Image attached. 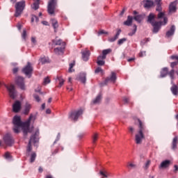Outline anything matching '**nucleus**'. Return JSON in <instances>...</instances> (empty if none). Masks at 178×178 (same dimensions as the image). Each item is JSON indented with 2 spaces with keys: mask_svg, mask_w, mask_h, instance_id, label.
Listing matches in <instances>:
<instances>
[{
  "mask_svg": "<svg viewBox=\"0 0 178 178\" xmlns=\"http://www.w3.org/2000/svg\"><path fill=\"white\" fill-rule=\"evenodd\" d=\"M31 120H35V116L33 114H31L29 118L24 122H22L20 116L15 115L13 120V123L14 124V132L16 134L19 133L20 131V127H22L24 134H27L30 131L29 127Z\"/></svg>",
  "mask_w": 178,
  "mask_h": 178,
  "instance_id": "f257e3e1",
  "label": "nucleus"
},
{
  "mask_svg": "<svg viewBox=\"0 0 178 178\" xmlns=\"http://www.w3.org/2000/svg\"><path fill=\"white\" fill-rule=\"evenodd\" d=\"M163 18V22H155V15L150 13L148 16L147 22L153 26V33L156 34L162 26L168 24V17H165V13L160 12L158 14V19Z\"/></svg>",
  "mask_w": 178,
  "mask_h": 178,
  "instance_id": "f03ea898",
  "label": "nucleus"
},
{
  "mask_svg": "<svg viewBox=\"0 0 178 178\" xmlns=\"http://www.w3.org/2000/svg\"><path fill=\"white\" fill-rule=\"evenodd\" d=\"M136 123H138L139 130L135 136V141L136 144H141L143 139L145 138L143 131H145V124H144V122L140 120V119H136Z\"/></svg>",
  "mask_w": 178,
  "mask_h": 178,
  "instance_id": "7ed1b4c3",
  "label": "nucleus"
},
{
  "mask_svg": "<svg viewBox=\"0 0 178 178\" xmlns=\"http://www.w3.org/2000/svg\"><path fill=\"white\" fill-rule=\"evenodd\" d=\"M25 8H26L25 1L17 2L15 3V17H20L23 13V10H24Z\"/></svg>",
  "mask_w": 178,
  "mask_h": 178,
  "instance_id": "20e7f679",
  "label": "nucleus"
},
{
  "mask_svg": "<svg viewBox=\"0 0 178 178\" xmlns=\"http://www.w3.org/2000/svg\"><path fill=\"white\" fill-rule=\"evenodd\" d=\"M39 134H40V131L37 130L35 134L31 136V138L29 140L28 147L26 149L27 152H31V144H37V142L38 141Z\"/></svg>",
  "mask_w": 178,
  "mask_h": 178,
  "instance_id": "39448f33",
  "label": "nucleus"
},
{
  "mask_svg": "<svg viewBox=\"0 0 178 178\" xmlns=\"http://www.w3.org/2000/svg\"><path fill=\"white\" fill-rule=\"evenodd\" d=\"M170 79H171V84H172V86L171 87V92L173 94V95H177L178 94V87L173 82V80L175 79V70H172L169 73H168Z\"/></svg>",
  "mask_w": 178,
  "mask_h": 178,
  "instance_id": "423d86ee",
  "label": "nucleus"
},
{
  "mask_svg": "<svg viewBox=\"0 0 178 178\" xmlns=\"http://www.w3.org/2000/svg\"><path fill=\"white\" fill-rule=\"evenodd\" d=\"M81 115H83V109L72 111L69 114V119L74 120V122H76L77 119L79 118Z\"/></svg>",
  "mask_w": 178,
  "mask_h": 178,
  "instance_id": "0eeeda50",
  "label": "nucleus"
},
{
  "mask_svg": "<svg viewBox=\"0 0 178 178\" xmlns=\"http://www.w3.org/2000/svg\"><path fill=\"white\" fill-rule=\"evenodd\" d=\"M58 0H49L47 7V11L49 15L55 13V8H56V3Z\"/></svg>",
  "mask_w": 178,
  "mask_h": 178,
  "instance_id": "6e6552de",
  "label": "nucleus"
},
{
  "mask_svg": "<svg viewBox=\"0 0 178 178\" xmlns=\"http://www.w3.org/2000/svg\"><path fill=\"white\" fill-rule=\"evenodd\" d=\"M6 88H7L8 91V94L13 99H15L16 98V96L17 95V92L16 91V89L15 88L14 85H10L7 86L6 85Z\"/></svg>",
  "mask_w": 178,
  "mask_h": 178,
  "instance_id": "1a4fd4ad",
  "label": "nucleus"
},
{
  "mask_svg": "<svg viewBox=\"0 0 178 178\" xmlns=\"http://www.w3.org/2000/svg\"><path fill=\"white\" fill-rule=\"evenodd\" d=\"M22 72L29 77H31L33 66H31V63L30 62H28L27 65L22 69Z\"/></svg>",
  "mask_w": 178,
  "mask_h": 178,
  "instance_id": "9d476101",
  "label": "nucleus"
},
{
  "mask_svg": "<svg viewBox=\"0 0 178 178\" xmlns=\"http://www.w3.org/2000/svg\"><path fill=\"white\" fill-rule=\"evenodd\" d=\"M3 141L6 145L8 146L12 145L15 143V140H13V138L10 134H7L3 136Z\"/></svg>",
  "mask_w": 178,
  "mask_h": 178,
  "instance_id": "9b49d317",
  "label": "nucleus"
},
{
  "mask_svg": "<svg viewBox=\"0 0 178 178\" xmlns=\"http://www.w3.org/2000/svg\"><path fill=\"white\" fill-rule=\"evenodd\" d=\"M15 83L21 90H26V86H24V78L22 76H17L15 78Z\"/></svg>",
  "mask_w": 178,
  "mask_h": 178,
  "instance_id": "f8f14e48",
  "label": "nucleus"
},
{
  "mask_svg": "<svg viewBox=\"0 0 178 178\" xmlns=\"http://www.w3.org/2000/svg\"><path fill=\"white\" fill-rule=\"evenodd\" d=\"M20 109H22V102L19 101L15 102L13 104V111L15 112V113H17Z\"/></svg>",
  "mask_w": 178,
  "mask_h": 178,
  "instance_id": "ddd939ff",
  "label": "nucleus"
},
{
  "mask_svg": "<svg viewBox=\"0 0 178 178\" xmlns=\"http://www.w3.org/2000/svg\"><path fill=\"white\" fill-rule=\"evenodd\" d=\"M171 163H172V161H170V160H164L160 163L159 168L168 169V168L170 166Z\"/></svg>",
  "mask_w": 178,
  "mask_h": 178,
  "instance_id": "4468645a",
  "label": "nucleus"
},
{
  "mask_svg": "<svg viewBox=\"0 0 178 178\" xmlns=\"http://www.w3.org/2000/svg\"><path fill=\"white\" fill-rule=\"evenodd\" d=\"M31 108H33L31 104L26 102L24 106L23 114L29 115L30 113V111H31Z\"/></svg>",
  "mask_w": 178,
  "mask_h": 178,
  "instance_id": "2eb2a0df",
  "label": "nucleus"
},
{
  "mask_svg": "<svg viewBox=\"0 0 178 178\" xmlns=\"http://www.w3.org/2000/svg\"><path fill=\"white\" fill-rule=\"evenodd\" d=\"M82 54V59L84 60V62H87L90 58V51L89 50H85L81 51Z\"/></svg>",
  "mask_w": 178,
  "mask_h": 178,
  "instance_id": "dca6fc26",
  "label": "nucleus"
},
{
  "mask_svg": "<svg viewBox=\"0 0 178 178\" xmlns=\"http://www.w3.org/2000/svg\"><path fill=\"white\" fill-rule=\"evenodd\" d=\"M177 6V1L172 2L169 6L170 13H175L176 12V6Z\"/></svg>",
  "mask_w": 178,
  "mask_h": 178,
  "instance_id": "f3484780",
  "label": "nucleus"
},
{
  "mask_svg": "<svg viewBox=\"0 0 178 178\" xmlns=\"http://www.w3.org/2000/svg\"><path fill=\"white\" fill-rule=\"evenodd\" d=\"M116 73L115 72H111V77H108L106 79V83H109V81H111L112 83H115V81H116Z\"/></svg>",
  "mask_w": 178,
  "mask_h": 178,
  "instance_id": "a211bd4d",
  "label": "nucleus"
},
{
  "mask_svg": "<svg viewBox=\"0 0 178 178\" xmlns=\"http://www.w3.org/2000/svg\"><path fill=\"white\" fill-rule=\"evenodd\" d=\"M56 81H58V86H57L58 88H60L63 84H65V79H63V77L62 76H58L56 79Z\"/></svg>",
  "mask_w": 178,
  "mask_h": 178,
  "instance_id": "6ab92c4d",
  "label": "nucleus"
},
{
  "mask_svg": "<svg viewBox=\"0 0 178 178\" xmlns=\"http://www.w3.org/2000/svg\"><path fill=\"white\" fill-rule=\"evenodd\" d=\"M111 52H112L111 49H104V50L102 51V55L99 56V58H102V59H106V56L108 54H111Z\"/></svg>",
  "mask_w": 178,
  "mask_h": 178,
  "instance_id": "aec40b11",
  "label": "nucleus"
},
{
  "mask_svg": "<svg viewBox=\"0 0 178 178\" xmlns=\"http://www.w3.org/2000/svg\"><path fill=\"white\" fill-rule=\"evenodd\" d=\"M175 30H176V27L175 26V25H172L170 29L168 31H167L166 37H172V35L175 34Z\"/></svg>",
  "mask_w": 178,
  "mask_h": 178,
  "instance_id": "412c9836",
  "label": "nucleus"
},
{
  "mask_svg": "<svg viewBox=\"0 0 178 178\" xmlns=\"http://www.w3.org/2000/svg\"><path fill=\"white\" fill-rule=\"evenodd\" d=\"M65 47H56L54 49V53L56 55H63V51Z\"/></svg>",
  "mask_w": 178,
  "mask_h": 178,
  "instance_id": "4be33fe9",
  "label": "nucleus"
},
{
  "mask_svg": "<svg viewBox=\"0 0 178 178\" xmlns=\"http://www.w3.org/2000/svg\"><path fill=\"white\" fill-rule=\"evenodd\" d=\"M32 9L37 10L40 8V0H34L33 4L31 6Z\"/></svg>",
  "mask_w": 178,
  "mask_h": 178,
  "instance_id": "5701e85b",
  "label": "nucleus"
},
{
  "mask_svg": "<svg viewBox=\"0 0 178 178\" xmlns=\"http://www.w3.org/2000/svg\"><path fill=\"white\" fill-rule=\"evenodd\" d=\"M39 63L41 65H45V63H49V58L47 57H41L39 60Z\"/></svg>",
  "mask_w": 178,
  "mask_h": 178,
  "instance_id": "b1692460",
  "label": "nucleus"
},
{
  "mask_svg": "<svg viewBox=\"0 0 178 178\" xmlns=\"http://www.w3.org/2000/svg\"><path fill=\"white\" fill-rule=\"evenodd\" d=\"M86 73H81L79 76V80H80V81H81V83L85 84V83L86 81Z\"/></svg>",
  "mask_w": 178,
  "mask_h": 178,
  "instance_id": "393cba45",
  "label": "nucleus"
},
{
  "mask_svg": "<svg viewBox=\"0 0 178 178\" xmlns=\"http://www.w3.org/2000/svg\"><path fill=\"white\" fill-rule=\"evenodd\" d=\"M133 23V17L128 16L127 19L124 22V24L125 26H131V24Z\"/></svg>",
  "mask_w": 178,
  "mask_h": 178,
  "instance_id": "a878e982",
  "label": "nucleus"
},
{
  "mask_svg": "<svg viewBox=\"0 0 178 178\" xmlns=\"http://www.w3.org/2000/svg\"><path fill=\"white\" fill-rule=\"evenodd\" d=\"M102 98V95L101 94H99L97 97L93 100L92 103L95 105H97L98 104H99V102H101V99Z\"/></svg>",
  "mask_w": 178,
  "mask_h": 178,
  "instance_id": "bb28decb",
  "label": "nucleus"
},
{
  "mask_svg": "<svg viewBox=\"0 0 178 178\" xmlns=\"http://www.w3.org/2000/svg\"><path fill=\"white\" fill-rule=\"evenodd\" d=\"M51 24L54 29V31H56V29H58V27H59V24H58V20H56L55 19H51Z\"/></svg>",
  "mask_w": 178,
  "mask_h": 178,
  "instance_id": "cd10ccee",
  "label": "nucleus"
},
{
  "mask_svg": "<svg viewBox=\"0 0 178 178\" xmlns=\"http://www.w3.org/2000/svg\"><path fill=\"white\" fill-rule=\"evenodd\" d=\"M171 59H175L177 61L171 63V67H175V66L177 65L178 64V56H172Z\"/></svg>",
  "mask_w": 178,
  "mask_h": 178,
  "instance_id": "c85d7f7f",
  "label": "nucleus"
},
{
  "mask_svg": "<svg viewBox=\"0 0 178 178\" xmlns=\"http://www.w3.org/2000/svg\"><path fill=\"white\" fill-rule=\"evenodd\" d=\"M153 6H154V1H149V0H147L144 4V7L147 8H151Z\"/></svg>",
  "mask_w": 178,
  "mask_h": 178,
  "instance_id": "c756f323",
  "label": "nucleus"
},
{
  "mask_svg": "<svg viewBox=\"0 0 178 178\" xmlns=\"http://www.w3.org/2000/svg\"><path fill=\"white\" fill-rule=\"evenodd\" d=\"M102 58H99V56L97 57V63L99 66H104L105 65V60Z\"/></svg>",
  "mask_w": 178,
  "mask_h": 178,
  "instance_id": "7c9ffc66",
  "label": "nucleus"
},
{
  "mask_svg": "<svg viewBox=\"0 0 178 178\" xmlns=\"http://www.w3.org/2000/svg\"><path fill=\"white\" fill-rule=\"evenodd\" d=\"M134 20H136V22H138V23H141V21L144 19V15H136L134 17Z\"/></svg>",
  "mask_w": 178,
  "mask_h": 178,
  "instance_id": "2f4dec72",
  "label": "nucleus"
},
{
  "mask_svg": "<svg viewBox=\"0 0 178 178\" xmlns=\"http://www.w3.org/2000/svg\"><path fill=\"white\" fill-rule=\"evenodd\" d=\"M168 67H164L161 72V77H166V75L168 74Z\"/></svg>",
  "mask_w": 178,
  "mask_h": 178,
  "instance_id": "473e14b6",
  "label": "nucleus"
},
{
  "mask_svg": "<svg viewBox=\"0 0 178 178\" xmlns=\"http://www.w3.org/2000/svg\"><path fill=\"white\" fill-rule=\"evenodd\" d=\"M157 4L156 10H157V12H161V10H162V6H161V1L162 0H155Z\"/></svg>",
  "mask_w": 178,
  "mask_h": 178,
  "instance_id": "72a5a7b5",
  "label": "nucleus"
},
{
  "mask_svg": "<svg viewBox=\"0 0 178 178\" xmlns=\"http://www.w3.org/2000/svg\"><path fill=\"white\" fill-rule=\"evenodd\" d=\"M177 148V137L175 136L172 140V149H176Z\"/></svg>",
  "mask_w": 178,
  "mask_h": 178,
  "instance_id": "f704fd0d",
  "label": "nucleus"
},
{
  "mask_svg": "<svg viewBox=\"0 0 178 178\" xmlns=\"http://www.w3.org/2000/svg\"><path fill=\"white\" fill-rule=\"evenodd\" d=\"M35 158H37V154H35V152H33L31 154V159H30L31 163H33V162H34V161H35Z\"/></svg>",
  "mask_w": 178,
  "mask_h": 178,
  "instance_id": "c9c22d12",
  "label": "nucleus"
},
{
  "mask_svg": "<svg viewBox=\"0 0 178 178\" xmlns=\"http://www.w3.org/2000/svg\"><path fill=\"white\" fill-rule=\"evenodd\" d=\"M101 176H102V177H109V173L106 172V171H100L99 172Z\"/></svg>",
  "mask_w": 178,
  "mask_h": 178,
  "instance_id": "e433bc0d",
  "label": "nucleus"
},
{
  "mask_svg": "<svg viewBox=\"0 0 178 178\" xmlns=\"http://www.w3.org/2000/svg\"><path fill=\"white\" fill-rule=\"evenodd\" d=\"M34 22H35L36 23H38L39 19H38V17H37L35 15H32L31 23H34Z\"/></svg>",
  "mask_w": 178,
  "mask_h": 178,
  "instance_id": "4c0bfd02",
  "label": "nucleus"
},
{
  "mask_svg": "<svg viewBox=\"0 0 178 178\" xmlns=\"http://www.w3.org/2000/svg\"><path fill=\"white\" fill-rule=\"evenodd\" d=\"M137 31V25H134V30L131 33H129V35H134L136 34V32Z\"/></svg>",
  "mask_w": 178,
  "mask_h": 178,
  "instance_id": "58836bf2",
  "label": "nucleus"
},
{
  "mask_svg": "<svg viewBox=\"0 0 178 178\" xmlns=\"http://www.w3.org/2000/svg\"><path fill=\"white\" fill-rule=\"evenodd\" d=\"M137 31V25H134V30L131 33H129V35H134L136 34V32Z\"/></svg>",
  "mask_w": 178,
  "mask_h": 178,
  "instance_id": "ea45409f",
  "label": "nucleus"
},
{
  "mask_svg": "<svg viewBox=\"0 0 178 178\" xmlns=\"http://www.w3.org/2000/svg\"><path fill=\"white\" fill-rule=\"evenodd\" d=\"M49 83H51V79H49V77L44 78L43 81L44 86H47V84H49Z\"/></svg>",
  "mask_w": 178,
  "mask_h": 178,
  "instance_id": "a19ab883",
  "label": "nucleus"
},
{
  "mask_svg": "<svg viewBox=\"0 0 178 178\" xmlns=\"http://www.w3.org/2000/svg\"><path fill=\"white\" fill-rule=\"evenodd\" d=\"M74 66V63L70 64V68L68 70L69 73H73V72H74V70H73Z\"/></svg>",
  "mask_w": 178,
  "mask_h": 178,
  "instance_id": "79ce46f5",
  "label": "nucleus"
},
{
  "mask_svg": "<svg viewBox=\"0 0 178 178\" xmlns=\"http://www.w3.org/2000/svg\"><path fill=\"white\" fill-rule=\"evenodd\" d=\"M4 157L8 161H11L12 159V156H10V154H9V152H6L4 155Z\"/></svg>",
  "mask_w": 178,
  "mask_h": 178,
  "instance_id": "37998d69",
  "label": "nucleus"
},
{
  "mask_svg": "<svg viewBox=\"0 0 178 178\" xmlns=\"http://www.w3.org/2000/svg\"><path fill=\"white\" fill-rule=\"evenodd\" d=\"M126 41H127V39H126V38L120 39L118 42V45H122V44H123L124 42H126Z\"/></svg>",
  "mask_w": 178,
  "mask_h": 178,
  "instance_id": "c03bdc74",
  "label": "nucleus"
},
{
  "mask_svg": "<svg viewBox=\"0 0 178 178\" xmlns=\"http://www.w3.org/2000/svg\"><path fill=\"white\" fill-rule=\"evenodd\" d=\"M97 140H98V134H95L92 136V143H93V144H95V143L97 142Z\"/></svg>",
  "mask_w": 178,
  "mask_h": 178,
  "instance_id": "a18cd8bd",
  "label": "nucleus"
},
{
  "mask_svg": "<svg viewBox=\"0 0 178 178\" xmlns=\"http://www.w3.org/2000/svg\"><path fill=\"white\" fill-rule=\"evenodd\" d=\"M33 98L36 101V102H40L41 101V99L40 98V96H38V95H33Z\"/></svg>",
  "mask_w": 178,
  "mask_h": 178,
  "instance_id": "49530a36",
  "label": "nucleus"
},
{
  "mask_svg": "<svg viewBox=\"0 0 178 178\" xmlns=\"http://www.w3.org/2000/svg\"><path fill=\"white\" fill-rule=\"evenodd\" d=\"M104 70H102V68L98 67L97 68H96V70H95V73H103Z\"/></svg>",
  "mask_w": 178,
  "mask_h": 178,
  "instance_id": "de8ad7c7",
  "label": "nucleus"
},
{
  "mask_svg": "<svg viewBox=\"0 0 178 178\" xmlns=\"http://www.w3.org/2000/svg\"><path fill=\"white\" fill-rule=\"evenodd\" d=\"M54 44H55V45H61L62 40H54Z\"/></svg>",
  "mask_w": 178,
  "mask_h": 178,
  "instance_id": "09e8293b",
  "label": "nucleus"
},
{
  "mask_svg": "<svg viewBox=\"0 0 178 178\" xmlns=\"http://www.w3.org/2000/svg\"><path fill=\"white\" fill-rule=\"evenodd\" d=\"M27 35V31L26 29H24L23 33L22 34V37L24 40H26V36Z\"/></svg>",
  "mask_w": 178,
  "mask_h": 178,
  "instance_id": "8fccbe9b",
  "label": "nucleus"
},
{
  "mask_svg": "<svg viewBox=\"0 0 178 178\" xmlns=\"http://www.w3.org/2000/svg\"><path fill=\"white\" fill-rule=\"evenodd\" d=\"M149 165H151V161H147L145 164V169H148Z\"/></svg>",
  "mask_w": 178,
  "mask_h": 178,
  "instance_id": "3c124183",
  "label": "nucleus"
},
{
  "mask_svg": "<svg viewBox=\"0 0 178 178\" xmlns=\"http://www.w3.org/2000/svg\"><path fill=\"white\" fill-rule=\"evenodd\" d=\"M128 168H131V169H134V168H136V165L133 163H128Z\"/></svg>",
  "mask_w": 178,
  "mask_h": 178,
  "instance_id": "603ef678",
  "label": "nucleus"
},
{
  "mask_svg": "<svg viewBox=\"0 0 178 178\" xmlns=\"http://www.w3.org/2000/svg\"><path fill=\"white\" fill-rule=\"evenodd\" d=\"M146 53L145 51H140L138 54L139 58H143V56H145Z\"/></svg>",
  "mask_w": 178,
  "mask_h": 178,
  "instance_id": "864d4df0",
  "label": "nucleus"
},
{
  "mask_svg": "<svg viewBox=\"0 0 178 178\" xmlns=\"http://www.w3.org/2000/svg\"><path fill=\"white\" fill-rule=\"evenodd\" d=\"M120 33H122V30L118 29L116 35H115V38H119V35H120Z\"/></svg>",
  "mask_w": 178,
  "mask_h": 178,
  "instance_id": "5fc2aeb1",
  "label": "nucleus"
},
{
  "mask_svg": "<svg viewBox=\"0 0 178 178\" xmlns=\"http://www.w3.org/2000/svg\"><path fill=\"white\" fill-rule=\"evenodd\" d=\"M59 140H60V134H58L56 139L54 141V144H56V143H58V141H59Z\"/></svg>",
  "mask_w": 178,
  "mask_h": 178,
  "instance_id": "6e6d98bb",
  "label": "nucleus"
},
{
  "mask_svg": "<svg viewBox=\"0 0 178 178\" xmlns=\"http://www.w3.org/2000/svg\"><path fill=\"white\" fill-rule=\"evenodd\" d=\"M116 40H118V38H116V37L114 36L113 38H109V39H108V41H109L110 42H113L114 41H116Z\"/></svg>",
  "mask_w": 178,
  "mask_h": 178,
  "instance_id": "4d7b16f0",
  "label": "nucleus"
},
{
  "mask_svg": "<svg viewBox=\"0 0 178 178\" xmlns=\"http://www.w3.org/2000/svg\"><path fill=\"white\" fill-rule=\"evenodd\" d=\"M148 41H149V39H145V40H142L141 45H144L146 42H148Z\"/></svg>",
  "mask_w": 178,
  "mask_h": 178,
  "instance_id": "13d9d810",
  "label": "nucleus"
},
{
  "mask_svg": "<svg viewBox=\"0 0 178 178\" xmlns=\"http://www.w3.org/2000/svg\"><path fill=\"white\" fill-rule=\"evenodd\" d=\"M102 34H107V33L105 32V31H104V30H102L98 32V35H101Z\"/></svg>",
  "mask_w": 178,
  "mask_h": 178,
  "instance_id": "bf43d9fd",
  "label": "nucleus"
},
{
  "mask_svg": "<svg viewBox=\"0 0 178 178\" xmlns=\"http://www.w3.org/2000/svg\"><path fill=\"white\" fill-rule=\"evenodd\" d=\"M31 42H33V44L37 43V40H35V38H34V37L31 38Z\"/></svg>",
  "mask_w": 178,
  "mask_h": 178,
  "instance_id": "052dcab7",
  "label": "nucleus"
},
{
  "mask_svg": "<svg viewBox=\"0 0 178 178\" xmlns=\"http://www.w3.org/2000/svg\"><path fill=\"white\" fill-rule=\"evenodd\" d=\"M19 71V69L17 67H15L13 70V72L14 74H16V73Z\"/></svg>",
  "mask_w": 178,
  "mask_h": 178,
  "instance_id": "680f3d73",
  "label": "nucleus"
},
{
  "mask_svg": "<svg viewBox=\"0 0 178 178\" xmlns=\"http://www.w3.org/2000/svg\"><path fill=\"white\" fill-rule=\"evenodd\" d=\"M124 104H127V102H129V98L127 97L124 98Z\"/></svg>",
  "mask_w": 178,
  "mask_h": 178,
  "instance_id": "e2e57ef3",
  "label": "nucleus"
},
{
  "mask_svg": "<svg viewBox=\"0 0 178 178\" xmlns=\"http://www.w3.org/2000/svg\"><path fill=\"white\" fill-rule=\"evenodd\" d=\"M46 113H47V115H49V114L51 113V109L47 108V109L46 110Z\"/></svg>",
  "mask_w": 178,
  "mask_h": 178,
  "instance_id": "0e129e2a",
  "label": "nucleus"
},
{
  "mask_svg": "<svg viewBox=\"0 0 178 178\" xmlns=\"http://www.w3.org/2000/svg\"><path fill=\"white\" fill-rule=\"evenodd\" d=\"M42 24H44V26H48V22L47 21H43L42 22Z\"/></svg>",
  "mask_w": 178,
  "mask_h": 178,
  "instance_id": "69168bd1",
  "label": "nucleus"
},
{
  "mask_svg": "<svg viewBox=\"0 0 178 178\" xmlns=\"http://www.w3.org/2000/svg\"><path fill=\"white\" fill-rule=\"evenodd\" d=\"M129 131L133 133L134 131V128L130 127H129Z\"/></svg>",
  "mask_w": 178,
  "mask_h": 178,
  "instance_id": "338daca9",
  "label": "nucleus"
},
{
  "mask_svg": "<svg viewBox=\"0 0 178 178\" xmlns=\"http://www.w3.org/2000/svg\"><path fill=\"white\" fill-rule=\"evenodd\" d=\"M174 168H175V172H177V170H178V166L175 165L174 166Z\"/></svg>",
  "mask_w": 178,
  "mask_h": 178,
  "instance_id": "774afa93",
  "label": "nucleus"
}]
</instances>
